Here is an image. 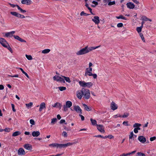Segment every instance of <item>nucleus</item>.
I'll return each instance as SVG.
<instances>
[{
	"label": "nucleus",
	"mask_w": 156,
	"mask_h": 156,
	"mask_svg": "<svg viewBox=\"0 0 156 156\" xmlns=\"http://www.w3.org/2000/svg\"><path fill=\"white\" fill-rule=\"evenodd\" d=\"M156 139V137L155 136H153V137H151L150 138V140L151 141H153L154 140H155Z\"/></svg>",
	"instance_id": "59"
},
{
	"label": "nucleus",
	"mask_w": 156,
	"mask_h": 156,
	"mask_svg": "<svg viewBox=\"0 0 156 156\" xmlns=\"http://www.w3.org/2000/svg\"><path fill=\"white\" fill-rule=\"evenodd\" d=\"M45 108V104L44 103H42L40 106V108L39 109V111L40 112H41L43 109Z\"/></svg>",
	"instance_id": "21"
},
{
	"label": "nucleus",
	"mask_w": 156,
	"mask_h": 156,
	"mask_svg": "<svg viewBox=\"0 0 156 156\" xmlns=\"http://www.w3.org/2000/svg\"><path fill=\"white\" fill-rule=\"evenodd\" d=\"M42 53L43 54H46L49 53V49H44L43 50Z\"/></svg>",
	"instance_id": "42"
},
{
	"label": "nucleus",
	"mask_w": 156,
	"mask_h": 156,
	"mask_svg": "<svg viewBox=\"0 0 156 156\" xmlns=\"http://www.w3.org/2000/svg\"><path fill=\"white\" fill-rule=\"evenodd\" d=\"M126 5L128 8L130 9H133L135 7L134 4L132 2L128 3Z\"/></svg>",
	"instance_id": "20"
},
{
	"label": "nucleus",
	"mask_w": 156,
	"mask_h": 156,
	"mask_svg": "<svg viewBox=\"0 0 156 156\" xmlns=\"http://www.w3.org/2000/svg\"><path fill=\"white\" fill-rule=\"evenodd\" d=\"M110 106L111 109L113 110H115L117 109L118 108L117 105L113 101H112L111 103Z\"/></svg>",
	"instance_id": "16"
},
{
	"label": "nucleus",
	"mask_w": 156,
	"mask_h": 156,
	"mask_svg": "<svg viewBox=\"0 0 156 156\" xmlns=\"http://www.w3.org/2000/svg\"><path fill=\"white\" fill-rule=\"evenodd\" d=\"M143 28L142 26H140V27H138L136 28V30L138 33L139 34L140 33H141V32L142 30V29Z\"/></svg>",
	"instance_id": "32"
},
{
	"label": "nucleus",
	"mask_w": 156,
	"mask_h": 156,
	"mask_svg": "<svg viewBox=\"0 0 156 156\" xmlns=\"http://www.w3.org/2000/svg\"><path fill=\"white\" fill-rule=\"evenodd\" d=\"M141 19L144 21H148V18L145 16H142L141 18Z\"/></svg>",
	"instance_id": "35"
},
{
	"label": "nucleus",
	"mask_w": 156,
	"mask_h": 156,
	"mask_svg": "<svg viewBox=\"0 0 156 156\" xmlns=\"http://www.w3.org/2000/svg\"><path fill=\"white\" fill-rule=\"evenodd\" d=\"M72 103L70 101H67L66 103V105H65L66 107H68V108H70L72 106Z\"/></svg>",
	"instance_id": "26"
},
{
	"label": "nucleus",
	"mask_w": 156,
	"mask_h": 156,
	"mask_svg": "<svg viewBox=\"0 0 156 156\" xmlns=\"http://www.w3.org/2000/svg\"><path fill=\"white\" fill-rule=\"evenodd\" d=\"M79 85L83 87H87L90 88L93 86V83L91 82L86 83L84 81H79Z\"/></svg>",
	"instance_id": "2"
},
{
	"label": "nucleus",
	"mask_w": 156,
	"mask_h": 156,
	"mask_svg": "<svg viewBox=\"0 0 156 156\" xmlns=\"http://www.w3.org/2000/svg\"><path fill=\"white\" fill-rule=\"evenodd\" d=\"M74 109L77 113L82 114V111L80 107L78 105H74Z\"/></svg>",
	"instance_id": "7"
},
{
	"label": "nucleus",
	"mask_w": 156,
	"mask_h": 156,
	"mask_svg": "<svg viewBox=\"0 0 156 156\" xmlns=\"http://www.w3.org/2000/svg\"><path fill=\"white\" fill-rule=\"evenodd\" d=\"M98 129L101 132L104 133L105 130L103 126L102 125H97Z\"/></svg>",
	"instance_id": "9"
},
{
	"label": "nucleus",
	"mask_w": 156,
	"mask_h": 156,
	"mask_svg": "<svg viewBox=\"0 0 156 156\" xmlns=\"http://www.w3.org/2000/svg\"><path fill=\"white\" fill-rule=\"evenodd\" d=\"M86 72L85 73V76H87L88 75L89 76H91L92 75L91 73L92 71V68H87L86 69Z\"/></svg>",
	"instance_id": "6"
},
{
	"label": "nucleus",
	"mask_w": 156,
	"mask_h": 156,
	"mask_svg": "<svg viewBox=\"0 0 156 156\" xmlns=\"http://www.w3.org/2000/svg\"><path fill=\"white\" fill-rule=\"evenodd\" d=\"M52 106L53 107L58 108L59 109H61L62 105L59 103L56 102L54 105H52Z\"/></svg>",
	"instance_id": "19"
},
{
	"label": "nucleus",
	"mask_w": 156,
	"mask_h": 156,
	"mask_svg": "<svg viewBox=\"0 0 156 156\" xmlns=\"http://www.w3.org/2000/svg\"><path fill=\"white\" fill-rule=\"evenodd\" d=\"M116 18L118 19H122L125 20H126L127 19L125 17H123L122 15H121L119 16H116Z\"/></svg>",
	"instance_id": "40"
},
{
	"label": "nucleus",
	"mask_w": 156,
	"mask_h": 156,
	"mask_svg": "<svg viewBox=\"0 0 156 156\" xmlns=\"http://www.w3.org/2000/svg\"><path fill=\"white\" fill-rule=\"evenodd\" d=\"M128 123V121H124L123 122L122 124L126 126H129Z\"/></svg>",
	"instance_id": "51"
},
{
	"label": "nucleus",
	"mask_w": 156,
	"mask_h": 156,
	"mask_svg": "<svg viewBox=\"0 0 156 156\" xmlns=\"http://www.w3.org/2000/svg\"><path fill=\"white\" fill-rule=\"evenodd\" d=\"M18 154L19 155L21 156L25 154V151L22 148H20L19 149L18 152Z\"/></svg>",
	"instance_id": "12"
},
{
	"label": "nucleus",
	"mask_w": 156,
	"mask_h": 156,
	"mask_svg": "<svg viewBox=\"0 0 156 156\" xmlns=\"http://www.w3.org/2000/svg\"><path fill=\"white\" fill-rule=\"evenodd\" d=\"M134 134L133 131L130 133V134L129 135V140H132L133 138L134 139Z\"/></svg>",
	"instance_id": "29"
},
{
	"label": "nucleus",
	"mask_w": 156,
	"mask_h": 156,
	"mask_svg": "<svg viewBox=\"0 0 156 156\" xmlns=\"http://www.w3.org/2000/svg\"><path fill=\"white\" fill-rule=\"evenodd\" d=\"M92 20L96 24H98L100 22L99 17L97 16L94 17V18L92 19Z\"/></svg>",
	"instance_id": "13"
},
{
	"label": "nucleus",
	"mask_w": 156,
	"mask_h": 156,
	"mask_svg": "<svg viewBox=\"0 0 156 156\" xmlns=\"http://www.w3.org/2000/svg\"><path fill=\"white\" fill-rule=\"evenodd\" d=\"M57 121V119L56 118H53L51 119V124L52 125H54L55 124V122Z\"/></svg>",
	"instance_id": "36"
},
{
	"label": "nucleus",
	"mask_w": 156,
	"mask_h": 156,
	"mask_svg": "<svg viewBox=\"0 0 156 156\" xmlns=\"http://www.w3.org/2000/svg\"><path fill=\"white\" fill-rule=\"evenodd\" d=\"M78 143L77 141L74 142L73 143H68L67 144H64V147H66L68 146H71L73 145V144H76Z\"/></svg>",
	"instance_id": "24"
},
{
	"label": "nucleus",
	"mask_w": 156,
	"mask_h": 156,
	"mask_svg": "<svg viewBox=\"0 0 156 156\" xmlns=\"http://www.w3.org/2000/svg\"><path fill=\"white\" fill-rule=\"evenodd\" d=\"M17 9L20 10L21 13H23L26 12V11L25 10H23L21 8H20L19 6H17Z\"/></svg>",
	"instance_id": "34"
},
{
	"label": "nucleus",
	"mask_w": 156,
	"mask_h": 156,
	"mask_svg": "<svg viewBox=\"0 0 156 156\" xmlns=\"http://www.w3.org/2000/svg\"><path fill=\"white\" fill-rule=\"evenodd\" d=\"M18 17L20 18H25V16L23 15H21L20 13H18Z\"/></svg>",
	"instance_id": "49"
},
{
	"label": "nucleus",
	"mask_w": 156,
	"mask_h": 156,
	"mask_svg": "<svg viewBox=\"0 0 156 156\" xmlns=\"http://www.w3.org/2000/svg\"><path fill=\"white\" fill-rule=\"evenodd\" d=\"M15 31H12L10 32H6L5 33V37H13V34L15 33Z\"/></svg>",
	"instance_id": "8"
},
{
	"label": "nucleus",
	"mask_w": 156,
	"mask_h": 156,
	"mask_svg": "<svg viewBox=\"0 0 156 156\" xmlns=\"http://www.w3.org/2000/svg\"><path fill=\"white\" fill-rule=\"evenodd\" d=\"M68 107H66L64 105L63 106L64 111L65 112L67 111L68 110Z\"/></svg>",
	"instance_id": "61"
},
{
	"label": "nucleus",
	"mask_w": 156,
	"mask_h": 156,
	"mask_svg": "<svg viewBox=\"0 0 156 156\" xmlns=\"http://www.w3.org/2000/svg\"><path fill=\"white\" fill-rule=\"evenodd\" d=\"M82 92H83V98L85 99H88L90 97V90L87 89L82 88Z\"/></svg>",
	"instance_id": "1"
},
{
	"label": "nucleus",
	"mask_w": 156,
	"mask_h": 156,
	"mask_svg": "<svg viewBox=\"0 0 156 156\" xmlns=\"http://www.w3.org/2000/svg\"><path fill=\"white\" fill-rule=\"evenodd\" d=\"M15 39L19 41H20L21 42H25L26 43V41L22 38L20 37L19 36L17 35H13V37Z\"/></svg>",
	"instance_id": "17"
},
{
	"label": "nucleus",
	"mask_w": 156,
	"mask_h": 156,
	"mask_svg": "<svg viewBox=\"0 0 156 156\" xmlns=\"http://www.w3.org/2000/svg\"><path fill=\"white\" fill-rule=\"evenodd\" d=\"M83 105L84 108V109L87 111H90L91 110V107H88L85 104H83Z\"/></svg>",
	"instance_id": "23"
},
{
	"label": "nucleus",
	"mask_w": 156,
	"mask_h": 156,
	"mask_svg": "<svg viewBox=\"0 0 156 156\" xmlns=\"http://www.w3.org/2000/svg\"><path fill=\"white\" fill-rule=\"evenodd\" d=\"M11 106L12 108V110L14 112L16 111V109H15V105L13 104H11Z\"/></svg>",
	"instance_id": "54"
},
{
	"label": "nucleus",
	"mask_w": 156,
	"mask_h": 156,
	"mask_svg": "<svg viewBox=\"0 0 156 156\" xmlns=\"http://www.w3.org/2000/svg\"><path fill=\"white\" fill-rule=\"evenodd\" d=\"M32 135L34 136L37 137L40 134V133L39 131H33L32 133Z\"/></svg>",
	"instance_id": "25"
},
{
	"label": "nucleus",
	"mask_w": 156,
	"mask_h": 156,
	"mask_svg": "<svg viewBox=\"0 0 156 156\" xmlns=\"http://www.w3.org/2000/svg\"><path fill=\"white\" fill-rule=\"evenodd\" d=\"M115 1L113 2H109L108 4V5H115Z\"/></svg>",
	"instance_id": "50"
},
{
	"label": "nucleus",
	"mask_w": 156,
	"mask_h": 156,
	"mask_svg": "<svg viewBox=\"0 0 156 156\" xmlns=\"http://www.w3.org/2000/svg\"><path fill=\"white\" fill-rule=\"evenodd\" d=\"M129 115V113H125L124 115L121 116L123 118H126Z\"/></svg>",
	"instance_id": "45"
},
{
	"label": "nucleus",
	"mask_w": 156,
	"mask_h": 156,
	"mask_svg": "<svg viewBox=\"0 0 156 156\" xmlns=\"http://www.w3.org/2000/svg\"><path fill=\"white\" fill-rule=\"evenodd\" d=\"M90 121L91 122V123L92 125H96L97 126V121H96L95 119H93L91 118L90 119Z\"/></svg>",
	"instance_id": "30"
},
{
	"label": "nucleus",
	"mask_w": 156,
	"mask_h": 156,
	"mask_svg": "<svg viewBox=\"0 0 156 156\" xmlns=\"http://www.w3.org/2000/svg\"><path fill=\"white\" fill-rule=\"evenodd\" d=\"M4 131L7 132H9L10 131V129L9 128H6L4 129Z\"/></svg>",
	"instance_id": "57"
},
{
	"label": "nucleus",
	"mask_w": 156,
	"mask_h": 156,
	"mask_svg": "<svg viewBox=\"0 0 156 156\" xmlns=\"http://www.w3.org/2000/svg\"><path fill=\"white\" fill-rule=\"evenodd\" d=\"M56 147L60 148H62V147L64 148L65 147H64V144H57Z\"/></svg>",
	"instance_id": "33"
},
{
	"label": "nucleus",
	"mask_w": 156,
	"mask_h": 156,
	"mask_svg": "<svg viewBox=\"0 0 156 156\" xmlns=\"http://www.w3.org/2000/svg\"><path fill=\"white\" fill-rule=\"evenodd\" d=\"M0 43L5 48L7 47V45L8 44L6 40L3 38H0Z\"/></svg>",
	"instance_id": "5"
},
{
	"label": "nucleus",
	"mask_w": 156,
	"mask_h": 156,
	"mask_svg": "<svg viewBox=\"0 0 156 156\" xmlns=\"http://www.w3.org/2000/svg\"><path fill=\"white\" fill-rule=\"evenodd\" d=\"M88 53L87 50V47H85L80 50L77 51L76 52V54L77 55H79L86 54Z\"/></svg>",
	"instance_id": "3"
},
{
	"label": "nucleus",
	"mask_w": 156,
	"mask_h": 156,
	"mask_svg": "<svg viewBox=\"0 0 156 156\" xmlns=\"http://www.w3.org/2000/svg\"><path fill=\"white\" fill-rule=\"evenodd\" d=\"M91 76H92L94 79L97 78V75L96 74H92V75H91Z\"/></svg>",
	"instance_id": "62"
},
{
	"label": "nucleus",
	"mask_w": 156,
	"mask_h": 156,
	"mask_svg": "<svg viewBox=\"0 0 156 156\" xmlns=\"http://www.w3.org/2000/svg\"><path fill=\"white\" fill-rule=\"evenodd\" d=\"M9 5H10V6H11V7L12 8H14L15 7H16L17 8V6H19L18 5H16V4L15 5L14 4H11V3H9Z\"/></svg>",
	"instance_id": "52"
},
{
	"label": "nucleus",
	"mask_w": 156,
	"mask_h": 156,
	"mask_svg": "<svg viewBox=\"0 0 156 156\" xmlns=\"http://www.w3.org/2000/svg\"><path fill=\"white\" fill-rule=\"evenodd\" d=\"M57 144V143H55L49 144V146L52 147H56Z\"/></svg>",
	"instance_id": "48"
},
{
	"label": "nucleus",
	"mask_w": 156,
	"mask_h": 156,
	"mask_svg": "<svg viewBox=\"0 0 156 156\" xmlns=\"http://www.w3.org/2000/svg\"><path fill=\"white\" fill-rule=\"evenodd\" d=\"M79 116L81 117V119L82 121H83L84 119V117L81 114L79 115Z\"/></svg>",
	"instance_id": "63"
},
{
	"label": "nucleus",
	"mask_w": 156,
	"mask_h": 156,
	"mask_svg": "<svg viewBox=\"0 0 156 156\" xmlns=\"http://www.w3.org/2000/svg\"><path fill=\"white\" fill-rule=\"evenodd\" d=\"M120 125L119 124H118L116 126H114V128L115 129H117L118 127H120Z\"/></svg>",
	"instance_id": "64"
},
{
	"label": "nucleus",
	"mask_w": 156,
	"mask_h": 156,
	"mask_svg": "<svg viewBox=\"0 0 156 156\" xmlns=\"http://www.w3.org/2000/svg\"><path fill=\"white\" fill-rule=\"evenodd\" d=\"M96 137H101L102 138H105V136L104 137L101 135H96L94 136Z\"/></svg>",
	"instance_id": "56"
},
{
	"label": "nucleus",
	"mask_w": 156,
	"mask_h": 156,
	"mask_svg": "<svg viewBox=\"0 0 156 156\" xmlns=\"http://www.w3.org/2000/svg\"><path fill=\"white\" fill-rule=\"evenodd\" d=\"M100 46L101 45H99L96 47H88V46H87L86 47H87L88 53L100 47Z\"/></svg>",
	"instance_id": "11"
},
{
	"label": "nucleus",
	"mask_w": 156,
	"mask_h": 156,
	"mask_svg": "<svg viewBox=\"0 0 156 156\" xmlns=\"http://www.w3.org/2000/svg\"><path fill=\"white\" fill-rule=\"evenodd\" d=\"M54 80H56L57 81H60L63 83H65L63 78L58 76H55L53 77Z\"/></svg>",
	"instance_id": "4"
},
{
	"label": "nucleus",
	"mask_w": 156,
	"mask_h": 156,
	"mask_svg": "<svg viewBox=\"0 0 156 156\" xmlns=\"http://www.w3.org/2000/svg\"><path fill=\"white\" fill-rule=\"evenodd\" d=\"M62 135L64 137H67V134L66 132L63 131L62 133Z\"/></svg>",
	"instance_id": "47"
},
{
	"label": "nucleus",
	"mask_w": 156,
	"mask_h": 156,
	"mask_svg": "<svg viewBox=\"0 0 156 156\" xmlns=\"http://www.w3.org/2000/svg\"><path fill=\"white\" fill-rule=\"evenodd\" d=\"M105 138H109V139H112L113 138L114 136L112 135H109L107 136H105Z\"/></svg>",
	"instance_id": "53"
},
{
	"label": "nucleus",
	"mask_w": 156,
	"mask_h": 156,
	"mask_svg": "<svg viewBox=\"0 0 156 156\" xmlns=\"http://www.w3.org/2000/svg\"><path fill=\"white\" fill-rule=\"evenodd\" d=\"M26 57L29 60H31L33 58L31 55H26Z\"/></svg>",
	"instance_id": "44"
},
{
	"label": "nucleus",
	"mask_w": 156,
	"mask_h": 156,
	"mask_svg": "<svg viewBox=\"0 0 156 156\" xmlns=\"http://www.w3.org/2000/svg\"><path fill=\"white\" fill-rule=\"evenodd\" d=\"M19 69L21 70L22 73L24 74L27 78H29V76L28 74L23 70V69L20 68Z\"/></svg>",
	"instance_id": "31"
},
{
	"label": "nucleus",
	"mask_w": 156,
	"mask_h": 156,
	"mask_svg": "<svg viewBox=\"0 0 156 156\" xmlns=\"http://www.w3.org/2000/svg\"><path fill=\"white\" fill-rule=\"evenodd\" d=\"M27 150L32 151L33 149L32 146L29 144H25L23 146Z\"/></svg>",
	"instance_id": "10"
},
{
	"label": "nucleus",
	"mask_w": 156,
	"mask_h": 156,
	"mask_svg": "<svg viewBox=\"0 0 156 156\" xmlns=\"http://www.w3.org/2000/svg\"><path fill=\"white\" fill-rule=\"evenodd\" d=\"M10 13L12 15L14 16H16L17 17H18V14L19 13H17L16 12H10Z\"/></svg>",
	"instance_id": "37"
},
{
	"label": "nucleus",
	"mask_w": 156,
	"mask_h": 156,
	"mask_svg": "<svg viewBox=\"0 0 156 156\" xmlns=\"http://www.w3.org/2000/svg\"><path fill=\"white\" fill-rule=\"evenodd\" d=\"M138 140L142 143H144L146 141V138L144 136H141L138 137Z\"/></svg>",
	"instance_id": "15"
},
{
	"label": "nucleus",
	"mask_w": 156,
	"mask_h": 156,
	"mask_svg": "<svg viewBox=\"0 0 156 156\" xmlns=\"http://www.w3.org/2000/svg\"><path fill=\"white\" fill-rule=\"evenodd\" d=\"M141 124L138 123H135L133 124V127L134 128H136V129H137V130H140V128L139 127L140 126H141Z\"/></svg>",
	"instance_id": "22"
},
{
	"label": "nucleus",
	"mask_w": 156,
	"mask_h": 156,
	"mask_svg": "<svg viewBox=\"0 0 156 156\" xmlns=\"http://www.w3.org/2000/svg\"><path fill=\"white\" fill-rule=\"evenodd\" d=\"M137 154L138 155H140L141 156H145L144 154L140 152H138Z\"/></svg>",
	"instance_id": "58"
},
{
	"label": "nucleus",
	"mask_w": 156,
	"mask_h": 156,
	"mask_svg": "<svg viewBox=\"0 0 156 156\" xmlns=\"http://www.w3.org/2000/svg\"><path fill=\"white\" fill-rule=\"evenodd\" d=\"M58 88L61 91L65 90L66 89V87H58Z\"/></svg>",
	"instance_id": "41"
},
{
	"label": "nucleus",
	"mask_w": 156,
	"mask_h": 156,
	"mask_svg": "<svg viewBox=\"0 0 156 156\" xmlns=\"http://www.w3.org/2000/svg\"><path fill=\"white\" fill-rule=\"evenodd\" d=\"M33 105V103L32 102H30L28 104H26V105L27 107L28 108H29L31 107L32 105Z\"/></svg>",
	"instance_id": "39"
},
{
	"label": "nucleus",
	"mask_w": 156,
	"mask_h": 156,
	"mask_svg": "<svg viewBox=\"0 0 156 156\" xmlns=\"http://www.w3.org/2000/svg\"><path fill=\"white\" fill-rule=\"evenodd\" d=\"M5 48H7L11 53L12 52V50L9 44L7 45V47Z\"/></svg>",
	"instance_id": "43"
},
{
	"label": "nucleus",
	"mask_w": 156,
	"mask_h": 156,
	"mask_svg": "<svg viewBox=\"0 0 156 156\" xmlns=\"http://www.w3.org/2000/svg\"><path fill=\"white\" fill-rule=\"evenodd\" d=\"M85 15L86 16H87L88 14H87L86 13H85L83 11H82L80 13V15L82 16Z\"/></svg>",
	"instance_id": "60"
},
{
	"label": "nucleus",
	"mask_w": 156,
	"mask_h": 156,
	"mask_svg": "<svg viewBox=\"0 0 156 156\" xmlns=\"http://www.w3.org/2000/svg\"><path fill=\"white\" fill-rule=\"evenodd\" d=\"M30 123L32 125H35V124L34 121L33 119H31L30 120Z\"/></svg>",
	"instance_id": "46"
},
{
	"label": "nucleus",
	"mask_w": 156,
	"mask_h": 156,
	"mask_svg": "<svg viewBox=\"0 0 156 156\" xmlns=\"http://www.w3.org/2000/svg\"><path fill=\"white\" fill-rule=\"evenodd\" d=\"M77 98L79 99H81L82 97L83 96V92H82V89L81 90H79L77 91Z\"/></svg>",
	"instance_id": "14"
},
{
	"label": "nucleus",
	"mask_w": 156,
	"mask_h": 156,
	"mask_svg": "<svg viewBox=\"0 0 156 156\" xmlns=\"http://www.w3.org/2000/svg\"><path fill=\"white\" fill-rule=\"evenodd\" d=\"M21 133L19 131H17L14 132L12 135V136H16L20 135Z\"/></svg>",
	"instance_id": "28"
},
{
	"label": "nucleus",
	"mask_w": 156,
	"mask_h": 156,
	"mask_svg": "<svg viewBox=\"0 0 156 156\" xmlns=\"http://www.w3.org/2000/svg\"><path fill=\"white\" fill-rule=\"evenodd\" d=\"M21 3L23 4L30 5L32 3V1L31 0H22Z\"/></svg>",
	"instance_id": "18"
},
{
	"label": "nucleus",
	"mask_w": 156,
	"mask_h": 156,
	"mask_svg": "<svg viewBox=\"0 0 156 156\" xmlns=\"http://www.w3.org/2000/svg\"><path fill=\"white\" fill-rule=\"evenodd\" d=\"M62 77L63 78V79L64 80H65L66 82H68V83H70L71 82V81L70 80V79L69 77H66L64 76H62Z\"/></svg>",
	"instance_id": "27"
},
{
	"label": "nucleus",
	"mask_w": 156,
	"mask_h": 156,
	"mask_svg": "<svg viewBox=\"0 0 156 156\" xmlns=\"http://www.w3.org/2000/svg\"><path fill=\"white\" fill-rule=\"evenodd\" d=\"M123 26V24L122 23H119L117 25V27H121Z\"/></svg>",
	"instance_id": "55"
},
{
	"label": "nucleus",
	"mask_w": 156,
	"mask_h": 156,
	"mask_svg": "<svg viewBox=\"0 0 156 156\" xmlns=\"http://www.w3.org/2000/svg\"><path fill=\"white\" fill-rule=\"evenodd\" d=\"M139 34L140 36L141 37V39L142 40V41L144 42H145V39H144V38L143 36V34L142 33H140Z\"/></svg>",
	"instance_id": "38"
}]
</instances>
